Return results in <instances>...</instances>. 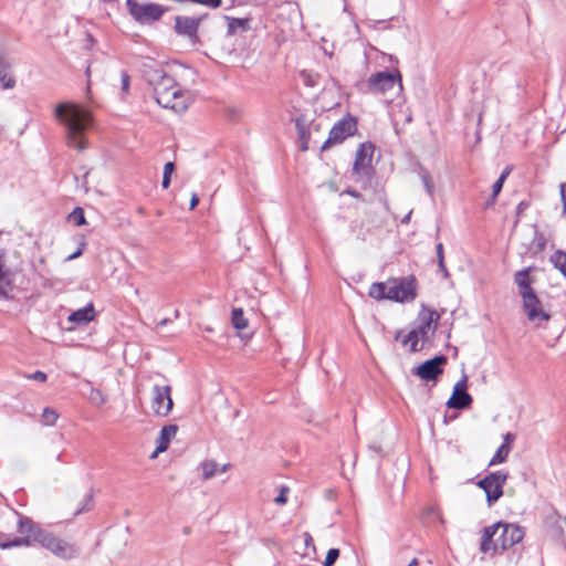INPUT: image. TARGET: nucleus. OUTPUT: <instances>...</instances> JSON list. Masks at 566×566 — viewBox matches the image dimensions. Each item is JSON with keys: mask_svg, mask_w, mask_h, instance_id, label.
Here are the masks:
<instances>
[{"mask_svg": "<svg viewBox=\"0 0 566 566\" xmlns=\"http://www.w3.org/2000/svg\"><path fill=\"white\" fill-rule=\"evenodd\" d=\"M55 119L64 126L69 147L84 150L88 147L85 133L93 125V117L88 109L75 103H60L54 109Z\"/></svg>", "mask_w": 566, "mask_h": 566, "instance_id": "nucleus-1", "label": "nucleus"}, {"mask_svg": "<svg viewBox=\"0 0 566 566\" xmlns=\"http://www.w3.org/2000/svg\"><path fill=\"white\" fill-rule=\"evenodd\" d=\"M17 532L21 536H30L31 544H39L41 547L48 549L55 556L70 560L80 555V548L72 543H69L52 532L44 530L40 524L35 523L31 517L18 514Z\"/></svg>", "mask_w": 566, "mask_h": 566, "instance_id": "nucleus-2", "label": "nucleus"}, {"mask_svg": "<svg viewBox=\"0 0 566 566\" xmlns=\"http://www.w3.org/2000/svg\"><path fill=\"white\" fill-rule=\"evenodd\" d=\"M534 269V266H527L516 271L513 275V281L517 286L523 310L528 321L539 326L542 322H548L552 316L544 310L543 303L533 287L535 279L531 276V273Z\"/></svg>", "mask_w": 566, "mask_h": 566, "instance_id": "nucleus-3", "label": "nucleus"}, {"mask_svg": "<svg viewBox=\"0 0 566 566\" xmlns=\"http://www.w3.org/2000/svg\"><path fill=\"white\" fill-rule=\"evenodd\" d=\"M148 81L154 86V97L159 106L174 111L186 108V105L179 103L182 95L176 80L163 69L155 70Z\"/></svg>", "mask_w": 566, "mask_h": 566, "instance_id": "nucleus-4", "label": "nucleus"}, {"mask_svg": "<svg viewBox=\"0 0 566 566\" xmlns=\"http://www.w3.org/2000/svg\"><path fill=\"white\" fill-rule=\"evenodd\" d=\"M375 145L370 142L361 143L355 155L353 164V178L357 184H360L363 189L371 186L376 176V170L371 165Z\"/></svg>", "mask_w": 566, "mask_h": 566, "instance_id": "nucleus-5", "label": "nucleus"}, {"mask_svg": "<svg viewBox=\"0 0 566 566\" xmlns=\"http://www.w3.org/2000/svg\"><path fill=\"white\" fill-rule=\"evenodd\" d=\"M395 86L402 90L401 74L398 70L376 72L367 81L355 84L356 90L363 94H386Z\"/></svg>", "mask_w": 566, "mask_h": 566, "instance_id": "nucleus-6", "label": "nucleus"}, {"mask_svg": "<svg viewBox=\"0 0 566 566\" xmlns=\"http://www.w3.org/2000/svg\"><path fill=\"white\" fill-rule=\"evenodd\" d=\"M129 15L139 24H151L159 21L168 8L154 2L139 3L137 0H126Z\"/></svg>", "mask_w": 566, "mask_h": 566, "instance_id": "nucleus-7", "label": "nucleus"}, {"mask_svg": "<svg viewBox=\"0 0 566 566\" xmlns=\"http://www.w3.org/2000/svg\"><path fill=\"white\" fill-rule=\"evenodd\" d=\"M388 300L397 303L412 302L417 297L418 282L415 275L391 277L387 281Z\"/></svg>", "mask_w": 566, "mask_h": 566, "instance_id": "nucleus-8", "label": "nucleus"}, {"mask_svg": "<svg viewBox=\"0 0 566 566\" xmlns=\"http://www.w3.org/2000/svg\"><path fill=\"white\" fill-rule=\"evenodd\" d=\"M509 479L507 472L495 471L490 472L483 479L479 480L475 484L483 490L486 495V503L492 506L497 502L504 493V485Z\"/></svg>", "mask_w": 566, "mask_h": 566, "instance_id": "nucleus-9", "label": "nucleus"}, {"mask_svg": "<svg viewBox=\"0 0 566 566\" xmlns=\"http://www.w3.org/2000/svg\"><path fill=\"white\" fill-rule=\"evenodd\" d=\"M356 132L357 118L347 114L333 125L327 139L321 147V151L328 149L333 145L342 144L347 137L354 136Z\"/></svg>", "mask_w": 566, "mask_h": 566, "instance_id": "nucleus-10", "label": "nucleus"}, {"mask_svg": "<svg viewBox=\"0 0 566 566\" xmlns=\"http://www.w3.org/2000/svg\"><path fill=\"white\" fill-rule=\"evenodd\" d=\"M448 363V357L443 354L436 355L433 358L427 359L423 363L411 369L412 375L419 377L427 382L432 381L436 386L440 376L443 374V366Z\"/></svg>", "mask_w": 566, "mask_h": 566, "instance_id": "nucleus-11", "label": "nucleus"}, {"mask_svg": "<svg viewBox=\"0 0 566 566\" xmlns=\"http://www.w3.org/2000/svg\"><path fill=\"white\" fill-rule=\"evenodd\" d=\"M207 17L208 13L199 17L176 15L174 18V31L177 35L187 38L195 45L200 42L198 36L199 27Z\"/></svg>", "mask_w": 566, "mask_h": 566, "instance_id": "nucleus-12", "label": "nucleus"}, {"mask_svg": "<svg viewBox=\"0 0 566 566\" xmlns=\"http://www.w3.org/2000/svg\"><path fill=\"white\" fill-rule=\"evenodd\" d=\"M439 319L440 315L422 303L416 319L417 326L412 329L426 343L429 339V333L434 334Z\"/></svg>", "mask_w": 566, "mask_h": 566, "instance_id": "nucleus-13", "label": "nucleus"}, {"mask_svg": "<svg viewBox=\"0 0 566 566\" xmlns=\"http://www.w3.org/2000/svg\"><path fill=\"white\" fill-rule=\"evenodd\" d=\"M472 403L473 397L468 392V376L463 373L462 377L455 382L446 406L449 409L465 410L471 408Z\"/></svg>", "mask_w": 566, "mask_h": 566, "instance_id": "nucleus-14", "label": "nucleus"}, {"mask_svg": "<svg viewBox=\"0 0 566 566\" xmlns=\"http://www.w3.org/2000/svg\"><path fill=\"white\" fill-rule=\"evenodd\" d=\"M501 533L496 537V545L500 552H504L515 544L522 542L525 536V531L522 526L513 523H505L502 521V525L500 527Z\"/></svg>", "mask_w": 566, "mask_h": 566, "instance_id": "nucleus-15", "label": "nucleus"}, {"mask_svg": "<svg viewBox=\"0 0 566 566\" xmlns=\"http://www.w3.org/2000/svg\"><path fill=\"white\" fill-rule=\"evenodd\" d=\"M7 251L0 248V300L11 301L14 298L15 273L6 264Z\"/></svg>", "mask_w": 566, "mask_h": 566, "instance_id": "nucleus-16", "label": "nucleus"}, {"mask_svg": "<svg viewBox=\"0 0 566 566\" xmlns=\"http://www.w3.org/2000/svg\"><path fill=\"white\" fill-rule=\"evenodd\" d=\"M153 399H151V409L153 411L160 417H166L171 411L174 407V401L171 398V387L155 385L153 387Z\"/></svg>", "mask_w": 566, "mask_h": 566, "instance_id": "nucleus-17", "label": "nucleus"}, {"mask_svg": "<svg viewBox=\"0 0 566 566\" xmlns=\"http://www.w3.org/2000/svg\"><path fill=\"white\" fill-rule=\"evenodd\" d=\"M96 317V311L93 303H87L84 307L73 311L69 316L67 321L73 324L72 327H69V331H72L75 327L87 326L91 322H93Z\"/></svg>", "mask_w": 566, "mask_h": 566, "instance_id": "nucleus-18", "label": "nucleus"}, {"mask_svg": "<svg viewBox=\"0 0 566 566\" xmlns=\"http://www.w3.org/2000/svg\"><path fill=\"white\" fill-rule=\"evenodd\" d=\"M502 525V521H499L490 526L483 528L481 542H480V551L484 554L492 552L496 554L499 552V547L496 545L495 535L500 531Z\"/></svg>", "mask_w": 566, "mask_h": 566, "instance_id": "nucleus-19", "label": "nucleus"}, {"mask_svg": "<svg viewBox=\"0 0 566 566\" xmlns=\"http://www.w3.org/2000/svg\"><path fill=\"white\" fill-rule=\"evenodd\" d=\"M223 19L227 21L228 24V36L235 35L237 33H245L251 30L250 18H232L229 15H224Z\"/></svg>", "mask_w": 566, "mask_h": 566, "instance_id": "nucleus-20", "label": "nucleus"}, {"mask_svg": "<svg viewBox=\"0 0 566 566\" xmlns=\"http://www.w3.org/2000/svg\"><path fill=\"white\" fill-rule=\"evenodd\" d=\"M295 128L297 130V136L301 142L300 149L301 151H306L308 149L311 133L308 129V120L304 114H301L295 118Z\"/></svg>", "mask_w": 566, "mask_h": 566, "instance_id": "nucleus-21", "label": "nucleus"}, {"mask_svg": "<svg viewBox=\"0 0 566 566\" xmlns=\"http://www.w3.org/2000/svg\"><path fill=\"white\" fill-rule=\"evenodd\" d=\"M31 547L30 536H13L7 533H0V548L1 549H10L13 547Z\"/></svg>", "mask_w": 566, "mask_h": 566, "instance_id": "nucleus-22", "label": "nucleus"}, {"mask_svg": "<svg viewBox=\"0 0 566 566\" xmlns=\"http://www.w3.org/2000/svg\"><path fill=\"white\" fill-rule=\"evenodd\" d=\"M419 339L420 337L413 329L406 335H403L402 329H398L395 333V340H400L403 346L410 345L411 353L420 352L423 348V345H419Z\"/></svg>", "mask_w": 566, "mask_h": 566, "instance_id": "nucleus-23", "label": "nucleus"}, {"mask_svg": "<svg viewBox=\"0 0 566 566\" xmlns=\"http://www.w3.org/2000/svg\"><path fill=\"white\" fill-rule=\"evenodd\" d=\"M177 431V424H167L161 428L156 440V443L158 444V451H166L169 448L171 439L176 436Z\"/></svg>", "mask_w": 566, "mask_h": 566, "instance_id": "nucleus-24", "label": "nucleus"}, {"mask_svg": "<svg viewBox=\"0 0 566 566\" xmlns=\"http://www.w3.org/2000/svg\"><path fill=\"white\" fill-rule=\"evenodd\" d=\"M11 65L6 60L3 54L0 52V83L3 88H13L15 86V80L14 77L10 76L8 74V71L10 70Z\"/></svg>", "mask_w": 566, "mask_h": 566, "instance_id": "nucleus-25", "label": "nucleus"}, {"mask_svg": "<svg viewBox=\"0 0 566 566\" xmlns=\"http://www.w3.org/2000/svg\"><path fill=\"white\" fill-rule=\"evenodd\" d=\"M547 240L543 232L535 228L534 237L530 243V252L533 256L539 254L546 249Z\"/></svg>", "mask_w": 566, "mask_h": 566, "instance_id": "nucleus-26", "label": "nucleus"}, {"mask_svg": "<svg viewBox=\"0 0 566 566\" xmlns=\"http://www.w3.org/2000/svg\"><path fill=\"white\" fill-rule=\"evenodd\" d=\"M388 283L375 282L370 285L368 295L377 301L388 300Z\"/></svg>", "mask_w": 566, "mask_h": 566, "instance_id": "nucleus-27", "label": "nucleus"}, {"mask_svg": "<svg viewBox=\"0 0 566 566\" xmlns=\"http://www.w3.org/2000/svg\"><path fill=\"white\" fill-rule=\"evenodd\" d=\"M231 323L237 331H242L248 327V319L244 317V312L241 307H234L231 312Z\"/></svg>", "mask_w": 566, "mask_h": 566, "instance_id": "nucleus-28", "label": "nucleus"}, {"mask_svg": "<svg viewBox=\"0 0 566 566\" xmlns=\"http://www.w3.org/2000/svg\"><path fill=\"white\" fill-rule=\"evenodd\" d=\"M94 509V491L91 489L84 496L80 506L73 513V516H77L83 513L91 512Z\"/></svg>", "mask_w": 566, "mask_h": 566, "instance_id": "nucleus-29", "label": "nucleus"}, {"mask_svg": "<svg viewBox=\"0 0 566 566\" xmlns=\"http://www.w3.org/2000/svg\"><path fill=\"white\" fill-rule=\"evenodd\" d=\"M549 261L566 277V252L557 250L551 255Z\"/></svg>", "mask_w": 566, "mask_h": 566, "instance_id": "nucleus-30", "label": "nucleus"}, {"mask_svg": "<svg viewBox=\"0 0 566 566\" xmlns=\"http://www.w3.org/2000/svg\"><path fill=\"white\" fill-rule=\"evenodd\" d=\"M511 452V448H507L506 446H500L495 453L493 454L492 459L489 462V467H493L500 463H503L506 461L509 454Z\"/></svg>", "mask_w": 566, "mask_h": 566, "instance_id": "nucleus-31", "label": "nucleus"}, {"mask_svg": "<svg viewBox=\"0 0 566 566\" xmlns=\"http://www.w3.org/2000/svg\"><path fill=\"white\" fill-rule=\"evenodd\" d=\"M67 221L74 223L76 227L86 224L87 222L83 208H74L73 211L67 216Z\"/></svg>", "mask_w": 566, "mask_h": 566, "instance_id": "nucleus-32", "label": "nucleus"}, {"mask_svg": "<svg viewBox=\"0 0 566 566\" xmlns=\"http://www.w3.org/2000/svg\"><path fill=\"white\" fill-rule=\"evenodd\" d=\"M511 171H512V167L511 166H506L503 169V171L501 172V175L499 176V178L496 179V181L492 186V193L493 195H495V196L500 195V192L502 191L503 185H504L506 178L509 177V175L511 174Z\"/></svg>", "mask_w": 566, "mask_h": 566, "instance_id": "nucleus-33", "label": "nucleus"}, {"mask_svg": "<svg viewBox=\"0 0 566 566\" xmlns=\"http://www.w3.org/2000/svg\"><path fill=\"white\" fill-rule=\"evenodd\" d=\"M202 479L208 480L216 475L218 463L214 460H207L201 463Z\"/></svg>", "mask_w": 566, "mask_h": 566, "instance_id": "nucleus-34", "label": "nucleus"}, {"mask_svg": "<svg viewBox=\"0 0 566 566\" xmlns=\"http://www.w3.org/2000/svg\"><path fill=\"white\" fill-rule=\"evenodd\" d=\"M176 170V165L172 161H167L164 166L161 187L168 189L171 182V175Z\"/></svg>", "mask_w": 566, "mask_h": 566, "instance_id": "nucleus-35", "label": "nucleus"}, {"mask_svg": "<svg viewBox=\"0 0 566 566\" xmlns=\"http://www.w3.org/2000/svg\"><path fill=\"white\" fill-rule=\"evenodd\" d=\"M59 418L57 412L52 408H44L42 412V421L45 426H54Z\"/></svg>", "mask_w": 566, "mask_h": 566, "instance_id": "nucleus-36", "label": "nucleus"}, {"mask_svg": "<svg viewBox=\"0 0 566 566\" xmlns=\"http://www.w3.org/2000/svg\"><path fill=\"white\" fill-rule=\"evenodd\" d=\"M88 399L93 405H95L97 407H99L106 402V396L102 392V390H99L97 388L91 389Z\"/></svg>", "mask_w": 566, "mask_h": 566, "instance_id": "nucleus-37", "label": "nucleus"}, {"mask_svg": "<svg viewBox=\"0 0 566 566\" xmlns=\"http://www.w3.org/2000/svg\"><path fill=\"white\" fill-rule=\"evenodd\" d=\"M339 554H340V552L338 548H329L327 551L325 559L322 563L323 566H334V564L336 563V560L339 557Z\"/></svg>", "mask_w": 566, "mask_h": 566, "instance_id": "nucleus-38", "label": "nucleus"}, {"mask_svg": "<svg viewBox=\"0 0 566 566\" xmlns=\"http://www.w3.org/2000/svg\"><path fill=\"white\" fill-rule=\"evenodd\" d=\"M130 86V76L126 70L120 72V90L124 94H128Z\"/></svg>", "mask_w": 566, "mask_h": 566, "instance_id": "nucleus-39", "label": "nucleus"}, {"mask_svg": "<svg viewBox=\"0 0 566 566\" xmlns=\"http://www.w3.org/2000/svg\"><path fill=\"white\" fill-rule=\"evenodd\" d=\"M421 179H422V182H423V186H424L427 192L430 196H433V184H432V180H431V176H430V174L427 170L422 171Z\"/></svg>", "mask_w": 566, "mask_h": 566, "instance_id": "nucleus-40", "label": "nucleus"}, {"mask_svg": "<svg viewBox=\"0 0 566 566\" xmlns=\"http://www.w3.org/2000/svg\"><path fill=\"white\" fill-rule=\"evenodd\" d=\"M290 492V489L285 485L281 486L280 493L274 499V502L279 505H284L287 502V494Z\"/></svg>", "mask_w": 566, "mask_h": 566, "instance_id": "nucleus-41", "label": "nucleus"}, {"mask_svg": "<svg viewBox=\"0 0 566 566\" xmlns=\"http://www.w3.org/2000/svg\"><path fill=\"white\" fill-rule=\"evenodd\" d=\"M192 3L202 4L211 9H218L222 4V0H189Z\"/></svg>", "mask_w": 566, "mask_h": 566, "instance_id": "nucleus-42", "label": "nucleus"}, {"mask_svg": "<svg viewBox=\"0 0 566 566\" xmlns=\"http://www.w3.org/2000/svg\"><path fill=\"white\" fill-rule=\"evenodd\" d=\"M560 201L563 205L562 217L566 219V182L559 185Z\"/></svg>", "mask_w": 566, "mask_h": 566, "instance_id": "nucleus-43", "label": "nucleus"}, {"mask_svg": "<svg viewBox=\"0 0 566 566\" xmlns=\"http://www.w3.org/2000/svg\"><path fill=\"white\" fill-rule=\"evenodd\" d=\"M304 543H305V547H306V553L305 555H308V549H312L314 553H315V544H314V539L313 537L311 536L310 533H304Z\"/></svg>", "mask_w": 566, "mask_h": 566, "instance_id": "nucleus-44", "label": "nucleus"}, {"mask_svg": "<svg viewBox=\"0 0 566 566\" xmlns=\"http://www.w3.org/2000/svg\"><path fill=\"white\" fill-rule=\"evenodd\" d=\"M29 379L44 382L48 379V375L41 370H36L28 376Z\"/></svg>", "mask_w": 566, "mask_h": 566, "instance_id": "nucleus-45", "label": "nucleus"}, {"mask_svg": "<svg viewBox=\"0 0 566 566\" xmlns=\"http://www.w3.org/2000/svg\"><path fill=\"white\" fill-rule=\"evenodd\" d=\"M514 440H515V434L512 433V432H506L503 436V443H502V446H506L507 448L512 449V443L514 442Z\"/></svg>", "mask_w": 566, "mask_h": 566, "instance_id": "nucleus-46", "label": "nucleus"}, {"mask_svg": "<svg viewBox=\"0 0 566 566\" xmlns=\"http://www.w3.org/2000/svg\"><path fill=\"white\" fill-rule=\"evenodd\" d=\"M437 261H444L443 243L439 242L436 245Z\"/></svg>", "mask_w": 566, "mask_h": 566, "instance_id": "nucleus-47", "label": "nucleus"}, {"mask_svg": "<svg viewBox=\"0 0 566 566\" xmlns=\"http://www.w3.org/2000/svg\"><path fill=\"white\" fill-rule=\"evenodd\" d=\"M343 193H346V195H348V196H350V197H353L355 199H360L361 198V193L358 190H356V189H354L352 187L346 188L343 191Z\"/></svg>", "mask_w": 566, "mask_h": 566, "instance_id": "nucleus-48", "label": "nucleus"}, {"mask_svg": "<svg viewBox=\"0 0 566 566\" xmlns=\"http://www.w3.org/2000/svg\"><path fill=\"white\" fill-rule=\"evenodd\" d=\"M496 199H497V196H495V195H493L491 192L490 197L488 198V200L483 205V209L488 210L489 208L493 207L494 203L496 202Z\"/></svg>", "mask_w": 566, "mask_h": 566, "instance_id": "nucleus-49", "label": "nucleus"}, {"mask_svg": "<svg viewBox=\"0 0 566 566\" xmlns=\"http://www.w3.org/2000/svg\"><path fill=\"white\" fill-rule=\"evenodd\" d=\"M438 268H439V271L442 273L443 277H449V271L447 269V265H446V262L444 261H438Z\"/></svg>", "mask_w": 566, "mask_h": 566, "instance_id": "nucleus-50", "label": "nucleus"}, {"mask_svg": "<svg viewBox=\"0 0 566 566\" xmlns=\"http://www.w3.org/2000/svg\"><path fill=\"white\" fill-rule=\"evenodd\" d=\"M438 268H439V271L442 273L443 277H449V271L447 269V265H446V262L444 261H438Z\"/></svg>", "mask_w": 566, "mask_h": 566, "instance_id": "nucleus-51", "label": "nucleus"}, {"mask_svg": "<svg viewBox=\"0 0 566 566\" xmlns=\"http://www.w3.org/2000/svg\"><path fill=\"white\" fill-rule=\"evenodd\" d=\"M528 207V202L526 201H521L517 207H516V214L517 216H521L525 209H527Z\"/></svg>", "mask_w": 566, "mask_h": 566, "instance_id": "nucleus-52", "label": "nucleus"}, {"mask_svg": "<svg viewBox=\"0 0 566 566\" xmlns=\"http://www.w3.org/2000/svg\"><path fill=\"white\" fill-rule=\"evenodd\" d=\"M199 203V197L197 193H192L190 199V210H193Z\"/></svg>", "mask_w": 566, "mask_h": 566, "instance_id": "nucleus-53", "label": "nucleus"}, {"mask_svg": "<svg viewBox=\"0 0 566 566\" xmlns=\"http://www.w3.org/2000/svg\"><path fill=\"white\" fill-rule=\"evenodd\" d=\"M82 254H83V253H82V249H76V251H75V252H73L72 254H70V255L66 258V260H67V261H71V260L77 259V258H80Z\"/></svg>", "mask_w": 566, "mask_h": 566, "instance_id": "nucleus-54", "label": "nucleus"}, {"mask_svg": "<svg viewBox=\"0 0 566 566\" xmlns=\"http://www.w3.org/2000/svg\"><path fill=\"white\" fill-rule=\"evenodd\" d=\"M371 22H373V24H370V27H373V28H376L377 24H382L384 28H388L387 24H386L387 20H375V21H371Z\"/></svg>", "mask_w": 566, "mask_h": 566, "instance_id": "nucleus-55", "label": "nucleus"}, {"mask_svg": "<svg viewBox=\"0 0 566 566\" xmlns=\"http://www.w3.org/2000/svg\"><path fill=\"white\" fill-rule=\"evenodd\" d=\"M411 213L412 211H409L402 219H401V223H408L410 221V218H411Z\"/></svg>", "mask_w": 566, "mask_h": 566, "instance_id": "nucleus-56", "label": "nucleus"}, {"mask_svg": "<svg viewBox=\"0 0 566 566\" xmlns=\"http://www.w3.org/2000/svg\"><path fill=\"white\" fill-rule=\"evenodd\" d=\"M163 451H158V444L156 443V449L155 451L150 454V459H155L159 453H161Z\"/></svg>", "mask_w": 566, "mask_h": 566, "instance_id": "nucleus-57", "label": "nucleus"}, {"mask_svg": "<svg viewBox=\"0 0 566 566\" xmlns=\"http://www.w3.org/2000/svg\"><path fill=\"white\" fill-rule=\"evenodd\" d=\"M419 562L417 557H413L406 566H418Z\"/></svg>", "mask_w": 566, "mask_h": 566, "instance_id": "nucleus-58", "label": "nucleus"}, {"mask_svg": "<svg viewBox=\"0 0 566 566\" xmlns=\"http://www.w3.org/2000/svg\"><path fill=\"white\" fill-rule=\"evenodd\" d=\"M171 319L170 318H164L161 319L159 323H158V326H165L167 325L168 323H170Z\"/></svg>", "mask_w": 566, "mask_h": 566, "instance_id": "nucleus-59", "label": "nucleus"}, {"mask_svg": "<svg viewBox=\"0 0 566 566\" xmlns=\"http://www.w3.org/2000/svg\"><path fill=\"white\" fill-rule=\"evenodd\" d=\"M85 248H86V242H85V240L83 239V240H82V242L80 243V245H78V248H77V249H82V253H83V252H84V250H85Z\"/></svg>", "mask_w": 566, "mask_h": 566, "instance_id": "nucleus-60", "label": "nucleus"}, {"mask_svg": "<svg viewBox=\"0 0 566 566\" xmlns=\"http://www.w3.org/2000/svg\"><path fill=\"white\" fill-rule=\"evenodd\" d=\"M174 315H175V318H178L180 315V312L178 310H175Z\"/></svg>", "mask_w": 566, "mask_h": 566, "instance_id": "nucleus-61", "label": "nucleus"}, {"mask_svg": "<svg viewBox=\"0 0 566 566\" xmlns=\"http://www.w3.org/2000/svg\"><path fill=\"white\" fill-rule=\"evenodd\" d=\"M184 533H185V534H189V533H190L189 527H185V528H184Z\"/></svg>", "mask_w": 566, "mask_h": 566, "instance_id": "nucleus-62", "label": "nucleus"}, {"mask_svg": "<svg viewBox=\"0 0 566 566\" xmlns=\"http://www.w3.org/2000/svg\"><path fill=\"white\" fill-rule=\"evenodd\" d=\"M228 467H229V464L223 465V468L221 469V472H224Z\"/></svg>", "mask_w": 566, "mask_h": 566, "instance_id": "nucleus-63", "label": "nucleus"}]
</instances>
